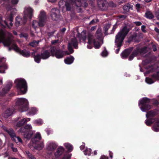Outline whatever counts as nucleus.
<instances>
[{
  "label": "nucleus",
  "instance_id": "obj_1",
  "mask_svg": "<svg viewBox=\"0 0 159 159\" xmlns=\"http://www.w3.org/2000/svg\"><path fill=\"white\" fill-rule=\"evenodd\" d=\"M12 35L5 30L0 29V43L2 42L5 46H11V48H9V50L13 49L16 52H19L23 56L28 57L30 55V52L24 49L20 50L15 44L14 40L11 38Z\"/></svg>",
  "mask_w": 159,
  "mask_h": 159
},
{
  "label": "nucleus",
  "instance_id": "obj_2",
  "mask_svg": "<svg viewBox=\"0 0 159 159\" xmlns=\"http://www.w3.org/2000/svg\"><path fill=\"white\" fill-rule=\"evenodd\" d=\"M102 36L101 30L100 29H98L95 36L91 34H89L88 36L89 45L87 46V48L89 49L92 48V44H93L95 48H99L103 43Z\"/></svg>",
  "mask_w": 159,
  "mask_h": 159
},
{
  "label": "nucleus",
  "instance_id": "obj_3",
  "mask_svg": "<svg viewBox=\"0 0 159 159\" xmlns=\"http://www.w3.org/2000/svg\"><path fill=\"white\" fill-rule=\"evenodd\" d=\"M130 29L128 28L127 26H125L116 35L115 43L117 47H120L121 46L124 39ZM120 49V48H119L116 50V53L117 54L119 52Z\"/></svg>",
  "mask_w": 159,
  "mask_h": 159
},
{
  "label": "nucleus",
  "instance_id": "obj_4",
  "mask_svg": "<svg viewBox=\"0 0 159 159\" xmlns=\"http://www.w3.org/2000/svg\"><path fill=\"white\" fill-rule=\"evenodd\" d=\"M33 10L30 7H26L25 9L23 19L20 16H17L16 19V26L25 24L28 18L31 19L33 16Z\"/></svg>",
  "mask_w": 159,
  "mask_h": 159
},
{
  "label": "nucleus",
  "instance_id": "obj_5",
  "mask_svg": "<svg viewBox=\"0 0 159 159\" xmlns=\"http://www.w3.org/2000/svg\"><path fill=\"white\" fill-rule=\"evenodd\" d=\"M39 21L37 22L36 20H34L33 21L32 26L36 29L39 26L40 27H43L46 23L47 17L45 12L43 11H41L39 16Z\"/></svg>",
  "mask_w": 159,
  "mask_h": 159
},
{
  "label": "nucleus",
  "instance_id": "obj_6",
  "mask_svg": "<svg viewBox=\"0 0 159 159\" xmlns=\"http://www.w3.org/2000/svg\"><path fill=\"white\" fill-rule=\"evenodd\" d=\"M15 83L18 91L20 94H24L27 91V85L25 81L22 78L17 79Z\"/></svg>",
  "mask_w": 159,
  "mask_h": 159
},
{
  "label": "nucleus",
  "instance_id": "obj_7",
  "mask_svg": "<svg viewBox=\"0 0 159 159\" xmlns=\"http://www.w3.org/2000/svg\"><path fill=\"white\" fill-rule=\"evenodd\" d=\"M28 102L25 98H18L16 99V105L21 112L26 111L28 110Z\"/></svg>",
  "mask_w": 159,
  "mask_h": 159
},
{
  "label": "nucleus",
  "instance_id": "obj_8",
  "mask_svg": "<svg viewBox=\"0 0 159 159\" xmlns=\"http://www.w3.org/2000/svg\"><path fill=\"white\" fill-rule=\"evenodd\" d=\"M36 51H34L31 53L32 57L34 58L35 61L39 63L41 58L45 59L48 58L50 56V53L48 51L46 50L41 54V55L39 54H36Z\"/></svg>",
  "mask_w": 159,
  "mask_h": 159
},
{
  "label": "nucleus",
  "instance_id": "obj_9",
  "mask_svg": "<svg viewBox=\"0 0 159 159\" xmlns=\"http://www.w3.org/2000/svg\"><path fill=\"white\" fill-rule=\"evenodd\" d=\"M51 52L52 56H55L57 58H61L63 57L64 55L69 54L67 52H64L61 50L55 47L52 48Z\"/></svg>",
  "mask_w": 159,
  "mask_h": 159
},
{
  "label": "nucleus",
  "instance_id": "obj_10",
  "mask_svg": "<svg viewBox=\"0 0 159 159\" xmlns=\"http://www.w3.org/2000/svg\"><path fill=\"white\" fill-rule=\"evenodd\" d=\"M155 122L154 125L153 127V130L156 131L158 132L159 131V118L157 119H150L146 120L145 123L146 125L148 126H149L153 123Z\"/></svg>",
  "mask_w": 159,
  "mask_h": 159
},
{
  "label": "nucleus",
  "instance_id": "obj_11",
  "mask_svg": "<svg viewBox=\"0 0 159 159\" xmlns=\"http://www.w3.org/2000/svg\"><path fill=\"white\" fill-rule=\"evenodd\" d=\"M60 7H61L63 12H65L66 11H70L72 7L71 4L68 2H65L63 0H60L58 3Z\"/></svg>",
  "mask_w": 159,
  "mask_h": 159
},
{
  "label": "nucleus",
  "instance_id": "obj_12",
  "mask_svg": "<svg viewBox=\"0 0 159 159\" xmlns=\"http://www.w3.org/2000/svg\"><path fill=\"white\" fill-rule=\"evenodd\" d=\"M40 140H31L33 143L32 146L36 150H41L44 147L43 142Z\"/></svg>",
  "mask_w": 159,
  "mask_h": 159
},
{
  "label": "nucleus",
  "instance_id": "obj_13",
  "mask_svg": "<svg viewBox=\"0 0 159 159\" xmlns=\"http://www.w3.org/2000/svg\"><path fill=\"white\" fill-rule=\"evenodd\" d=\"M51 16L52 20H58L60 16L59 10L56 8H52L51 10Z\"/></svg>",
  "mask_w": 159,
  "mask_h": 159
},
{
  "label": "nucleus",
  "instance_id": "obj_14",
  "mask_svg": "<svg viewBox=\"0 0 159 159\" xmlns=\"http://www.w3.org/2000/svg\"><path fill=\"white\" fill-rule=\"evenodd\" d=\"M71 44L73 45V46L75 48L77 49L78 48V43L75 37L72 39L71 43H69L68 46V50L70 52V53H72L73 52L74 50L71 47Z\"/></svg>",
  "mask_w": 159,
  "mask_h": 159
},
{
  "label": "nucleus",
  "instance_id": "obj_15",
  "mask_svg": "<svg viewBox=\"0 0 159 159\" xmlns=\"http://www.w3.org/2000/svg\"><path fill=\"white\" fill-rule=\"evenodd\" d=\"M70 1L74 4H75L77 7L82 6L86 7L88 5L86 0H70Z\"/></svg>",
  "mask_w": 159,
  "mask_h": 159
},
{
  "label": "nucleus",
  "instance_id": "obj_16",
  "mask_svg": "<svg viewBox=\"0 0 159 159\" xmlns=\"http://www.w3.org/2000/svg\"><path fill=\"white\" fill-rule=\"evenodd\" d=\"M3 129L7 132L10 135L12 139H15L17 138V139H21L19 137L17 136L13 130L11 129H8L5 127H3Z\"/></svg>",
  "mask_w": 159,
  "mask_h": 159
},
{
  "label": "nucleus",
  "instance_id": "obj_17",
  "mask_svg": "<svg viewBox=\"0 0 159 159\" xmlns=\"http://www.w3.org/2000/svg\"><path fill=\"white\" fill-rule=\"evenodd\" d=\"M12 86V83H9L2 89V91L0 92V95L1 96L4 95L9 90Z\"/></svg>",
  "mask_w": 159,
  "mask_h": 159
},
{
  "label": "nucleus",
  "instance_id": "obj_18",
  "mask_svg": "<svg viewBox=\"0 0 159 159\" xmlns=\"http://www.w3.org/2000/svg\"><path fill=\"white\" fill-rule=\"evenodd\" d=\"M57 146V145L56 143L51 142L48 144L46 149L49 151L53 152L55 150Z\"/></svg>",
  "mask_w": 159,
  "mask_h": 159
},
{
  "label": "nucleus",
  "instance_id": "obj_19",
  "mask_svg": "<svg viewBox=\"0 0 159 159\" xmlns=\"http://www.w3.org/2000/svg\"><path fill=\"white\" fill-rule=\"evenodd\" d=\"M20 131L22 133H25L24 137L25 138L29 139H30L32 136L31 134H27V131L25 127H22L20 129Z\"/></svg>",
  "mask_w": 159,
  "mask_h": 159
},
{
  "label": "nucleus",
  "instance_id": "obj_20",
  "mask_svg": "<svg viewBox=\"0 0 159 159\" xmlns=\"http://www.w3.org/2000/svg\"><path fill=\"white\" fill-rule=\"evenodd\" d=\"M64 151V149L62 147H60L57 148V151L55 153V155L58 157L61 155Z\"/></svg>",
  "mask_w": 159,
  "mask_h": 159
},
{
  "label": "nucleus",
  "instance_id": "obj_21",
  "mask_svg": "<svg viewBox=\"0 0 159 159\" xmlns=\"http://www.w3.org/2000/svg\"><path fill=\"white\" fill-rule=\"evenodd\" d=\"M132 50V48L125 50L121 54V56L123 58H126Z\"/></svg>",
  "mask_w": 159,
  "mask_h": 159
},
{
  "label": "nucleus",
  "instance_id": "obj_22",
  "mask_svg": "<svg viewBox=\"0 0 159 159\" xmlns=\"http://www.w3.org/2000/svg\"><path fill=\"white\" fill-rule=\"evenodd\" d=\"M158 112L157 111H152L147 113L146 116L147 118H150V117L155 116L157 114Z\"/></svg>",
  "mask_w": 159,
  "mask_h": 159
},
{
  "label": "nucleus",
  "instance_id": "obj_23",
  "mask_svg": "<svg viewBox=\"0 0 159 159\" xmlns=\"http://www.w3.org/2000/svg\"><path fill=\"white\" fill-rule=\"evenodd\" d=\"M145 16L147 18L151 19L154 17V16L152 12L149 9H147L145 13Z\"/></svg>",
  "mask_w": 159,
  "mask_h": 159
},
{
  "label": "nucleus",
  "instance_id": "obj_24",
  "mask_svg": "<svg viewBox=\"0 0 159 159\" xmlns=\"http://www.w3.org/2000/svg\"><path fill=\"white\" fill-rule=\"evenodd\" d=\"M8 68L6 64L0 65V73H4L5 71ZM2 83V80H0V84Z\"/></svg>",
  "mask_w": 159,
  "mask_h": 159
},
{
  "label": "nucleus",
  "instance_id": "obj_25",
  "mask_svg": "<svg viewBox=\"0 0 159 159\" xmlns=\"http://www.w3.org/2000/svg\"><path fill=\"white\" fill-rule=\"evenodd\" d=\"M14 112L12 109L8 108L5 112L4 116L6 117L10 116L12 115Z\"/></svg>",
  "mask_w": 159,
  "mask_h": 159
},
{
  "label": "nucleus",
  "instance_id": "obj_26",
  "mask_svg": "<svg viewBox=\"0 0 159 159\" xmlns=\"http://www.w3.org/2000/svg\"><path fill=\"white\" fill-rule=\"evenodd\" d=\"M149 101H150L149 99L146 98H143L142 100L140 101L139 106L140 107L141 106L140 104L142 105L141 106L145 105L146 103H149Z\"/></svg>",
  "mask_w": 159,
  "mask_h": 159
},
{
  "label": "nucleus",
  "instance_id": "obj_27",
  "mask_svg": "<svg viewBox=\"0 0 159 159\" xmlns=\"http://www.w3.org/2000/svg\"><path fill=\"white\" fill-rule=\"evenodd\" d=\"M140 52V51L139 49H136L134 52H133L129 58V60H132L134 57L137 55H138Z\"/></svg>",
  "mask_w": 159,
  "mask_h": 159
},
{
  "label": "nucleus",
  "instance_id": "obj_28",
  "mask_svg": "<svg viewBox=\"0 0 159 159\" xmlns=\"http://www.w3.org/2000/svg\"><path fill=\"white\" fill-rule=\"evenodd\" d=\"M140 108L142 111L144 112L150 109L151 108V106L148 104L145 105L141 106Z\"/></svg>",
  "mask_w": 159,
  "mask_h": 159
},
{
  "label": "nucleus",
  "instance_id": "obj_29",
  "mask_svg": "<svg viewBox=\"0 0 159 159\" xmlns=\"http://www.w3.org/2000/svg\"><path fill=\"white\" fill-rule=\"evenodd\" d=\"M74 60V58L73 57H67L64 60V62L65 63L68 64H71Z\"/></svg>",
  "mask_w": 159,
  "mask_h": 159
},
{
  "label": "nucleus",
  "instance_id": "obj_30",
  "mask_svg": "<svg viewBox=\"0 0 159 159\" xmlns=\"http://www.w3.org/2000/svg\"><path fill=\"white\" fill-rule=\"evenodd\" d=\"M27 120L25 118H23L19 121L16 124V126L17 127H20L26 123Z\"/></svg>",
  "mask_w": 159,
  "mask_h": 159
},
{
  "label": "nucleus",
  "instance_id": "obj_31",
  "mask_svg": "<svg viewBox=\"0 0 159 159\" xmlns=\"http://www.w3.org/2000/svg\"><path fill=\"white\" fill-rule=\"evenodd\" d=\"M132 7V6H131L129 4H127L123 6V9L125 12H128Z\"/></svg>",
  "mask_w": 159,
  "mask_h": 159
},
{
  "label": "nucleus",
  "instance_id": "obj_32",
  "mask_svg": "<svg viewBox=\"0 0 159 159\" xmlns=\"http://www.w3.org/2000/svg\"><path fill=\"white\" fill-rule=\"evenodd\" d=\"M64 145L69 152H71L73 150V147L70 144L68 143H65Z\"/></svg>",
  "mask_w": 159,
  "mask_h": 159
},
{
  "label": "nucleus",
  "instance_id": "obj_33",
  "mask_svg": "<svg viewBox=\"0 0 159 159\" xmlns=\"http://www.w3.org/2000/svg\"><path fill=\"white\" fill-rule=\"evenodd\" d=\"M0 23L2 25L4 26L5 25H8L7 23L5 20L3 19L1 15H0Z\"/></svg>",
  "mask_w": 159,
  "mask_h": 159
},
{
  "label": "nucleus",
  "instance_id": "obj_34",
  "mask_svg": "<svg viewBox=\"0 0 159 159\" xmlns=\"http://www.w3.org/2000/svg\"><path fill=\"white\" fill-rule=\"evenodd\" d=\"M98 4L99 5H101L102 7L106 6L107 4V2L106 1L104 0H98Z\"/></svg>",
  "mask_w": 159,
  "mask_h": 159
},
{
  "label": "nucleus",
  "instance_id": "obj_35",
  "mask_svg": "<svg viewBox=\"0 0 159 159\" xmlns=\"http://www.w3.org/2000/svg\"><path fill=\"white\" fill-rule=\"evenodd\" d=\"M37 111V110L36 108H32L31 109L29 113L30 115H33L36 113Z\"/></svg>",
  "mask_w": 159,
  "mask_h": 159
},
{
  "label": "nucleus",
  "instance_id": "obj_36",
  "mask_svg": "<svg viewBox=\"0 0 159 159\" xmlns=\"http://www.w3.org/2000/svg\"><path fill=\"white\" fill-rule=\"evenodd\" d=\"M91 149L90 148H87L84 151V153L86 155L90 156L91 154Z\"/></svg>",
  "mask_w": 159,
  "mask_h": 159
},
{
  "label": "nucleus",
  "instance_id": "obj_37",
  "mask_svg": "<svg viewBox=\"0 0 159 159\" xmlns=\"http://www.w3.org/2000/svg\"><path fill=\"white\" fill-rule=\"evenodd\" d=\"M34 123L38 125H41L43 124V121L41 119H39L35 120Z\"/></svg>",
  "mask_w": 159,
  "mask_h": 159
},
{
  "label": "nucleus",
  "instance_id": "obj_38",
  "mask_svg": "<svg viewBox=\"0 0 159 159\" xmlns=\"http://www.w3.org/2000/svg\"><path fill=\"white\" fill-rule=\"evenodd\" d=\"M34 138L36 139H41V136L40 133L37 132L34 135Z\"/></svg>",
  "mask_w": 159,
  "mask_h": 159
},
{
  "label": "nucleus",
  "instance_id": "obj_39",
  "mask_svg": "<svg viewBox=\"0 0 159 159\" xmlns=\"http://www.w3.org/2000/svg\"><path fill=\"white\" fill-rule=\"evenodd\" d=\"M71 156V154H66L63 156L61 159H70V158Z\"/></svg>",
  "mask_w": 159,
  "mask_h": 159
},
{
  "label": "nucleus",
  "instance_id": "obj_40",
  "mask_svg": "<svg viewBox=\"0 0 159 159\" xmlns=\"http://www.w3.org/2000/svg\"><path fill=\"white\" fill-rule=\"evenodd\" d=\"M39 41H34L30 43V44L32 47H35L37 46Z\"/></svg>",
  "mask_w": 159,
  "mask_h": 159
},
{
  "label": "nucleus",
  "instance_id": "obj_41",
  "mask_svg": "<svg viewBox=\"0 0 159 159\" xmlns=\"http://www.w3.org/2000/svg\"><path fill=\"white\" fill-rule=\"evenodd\" d=\"M8 20H9V21H10V24L11 26H12L13 25V24L12 23V22L13 21V14H12L11 13L10 16H9V17L8 18H7Z\"/></svg>",
  "mask_w": 159,
  "mask_h": 159
},
{
  "label": "nucleus",
  "instance_id": "obj_42",
  "mask_svg": "<svg viewBox=\"0 0 159 159\" xmlns=\"http://www.w3.org/2000/svg\"><path fill=\"white\" fill-rule=\"evenodd\" d=\"M110 25L109 24H106L104 27V30L105 31V33L106 35L107 34V31L108 29L110 28Z\"/></svg>",
  "mask_w": 159,
  "mask_h": 159
},
{
  "label": "nucleus",
  "instance_id": "obj_43",
  "mask_svg": "<svg viewBox=\"0 0 159 159\" xmlns=\"http://www.w3.org/2000/svg\"><path fill=\"white\" fill-rule=\"evenodd\" d=\"M146 81L147 83L149 84H151L154 82V81L151 79L148 78H146Z\"/></svg>",
  "mask_w": 159,
  "mask_h": 159
},
{
  "label": "nucleus",
  "instance_id": "obj_44",
  "mask_svg": "<svg viewBox=\"0 0 159 159\" xmlns=\"http://www.w3.org/2000/svg\"><path fill=\"white\" fill-rule=\"evenodd\" d=\"M26 152L27 154L28 157L29 159H36L29 152H28V153H27V152Z\"/></svg>",
  "mask_w": 159,
  "mask_h": 159
},
{
  "label": "nucleus",
  "instance_id": "obj_45",
  "mask_svg": "<svg viewBox=\"0 0 159 159\" xmlns=\"http://www.w3.org/2000/svg\"><path fill=\"white\" fill-rule=\"evenodd\" d=\"M27 132H28L32 128V127L30 125H27L25 126Z\"/></svg>",
  "mask_w": 159,
  "mask_h": 159
},
{
  "label": "nucleus",
  "instance_id": "obj_46",
  "mask_svg": "<svg viewBox=\"0 0 159 159\" xmlns=\"http://www.w3.org/2000/svg\"><path fill=\"white\" fill-rule=\"evenodd\" d=\"M98 21V20L97 19H93L90 21L89 24L90 25H93Z\"/></svg>",
  "mask_w": 159,
  "mask_h": 159
},
{
  "label": "nucleus",
  "instance_id": "obj_47",
  "mask_svg": "<svg viewBox=\"0 0 159 159\" xmlns=\"http://www.w3.org/2000/svg\"><path fill=\"white\" fill-rule=\"evenodd\" d=\"M155 15L157 19H159V9L157 10L155 12Z\"/></svg>",
  "mask_w": 159,
  "mask_h": 159
},
{
  "label": "nucleus",
  "instance_id": "obj_48",
  "mask_svg": "<svg viewBox=\"0 0 159 159\" xmlns=\"http://www.w3.org/2000/svg\"><path fill=\"white\" fill-rule=\"evenodd\" d=\"M81 36V35L79 34L78 35V36L79 37L80 40H83L85 41L86 40V38L85 36L82 37H80V36Z\"/></svg>",
  "mask_w": 159,
  "mask_h": 159
},
{
  "label": "nucleus",
  "instance_id": "obj_49",
  "mask_svg": "<svg viewBox=\"0 0 159 159\" xmlns=\"http://www.w3.org/2000/svg\"><path fill=\"white\" fill-rule=\"evenodd\" d=\"M107 52L106 50L103 51L101 53L103 57H105L107 55Z\"/></svg>",
  "mask_w": 159,
  "mask_h": 159
},
{
  "label": "nucleus",
  "instance_id": "obj_50",
  "mask_svg": "<svg viewBox=\"0 0 159 159\" xmlns=\"http://www.w3.org/2000/svg\"><path fill=\"white\" fill-rule=\"evenodd\" d=\"M19 0H11V2L12 4L15 5L18 3Z\"/></svg>",
  "mask_w": 159,
  "mask_h": 159
},
{
  "label": "nucleus",
  "instance_id": "obj_51",
  "mask_svg": "<svg viewBox=\"0 0 159 159\" xmlns=\"http://www.w3.org/2000/svg\"><path fill=\"white\" fill-rule=\"evenodd\" d=\"M146 26L145 25H143L141 26V30L143 32H146V31L145 30Z\"/></svg>",
  "mask_w": 159,
  "mask_h": 159
},
{
  "label": "nucleus",
  "instance_id": "obj_52",
  "mask_svg": "<svg viewBox=\"0 0 159 159\" xmlns=\"http://www.w3.org/2000/svg\"><path fill=\"white\" fill-rule=\"evenodd\" d=\"M100 159H108V157L104 155H102L101 156Z\"/></svg>",
  "mask_w": 159,
  "mask_h": 159
},
{
  "label": "nucleus",
  "instance_id": "obj_53",
  "mask_svg": "<svg viewBox=\"0 0 159 159\" xmlns=\"http://www.w3.org/2000/svg\"><path fill=\"white\" fill-rule=\"evenodd\" d=\"M126 16L125 15H120L119 16V17L120 19H121L122 20H123L126 17Z\"/></svg>",
  "mask_w": 159,
  "mask_h": 159
},
{
  "label": "nucleus",
  "instance_id": "obj_54",
  "mask_svg": "<svg viewBox=\"0 0 159 159\" xmlns=\"http://www.w3.org/2000/svg\"><path fill=\"white\" fill-rule=\"evenodd\" d=\"M83 143V144H82V145H81L80 146V149L82 150H83L85 148V144H84V143Z\"/></svg>",
  "mask_w": 159,
  "mask_h": 159
},
{
  "label": "nucleus",
  "instance_id": "obj_55",
  "mask_svg": "<svg viewBox=\"0 0 159 159\" xmlns=\"http://www.w3.org/2000/svg\"><path fill=\"white\" fill-rule=\"evenodd\" d=\"M134 23L137 26H139L142 24L139 21L135 22H134Z\"/></svg>",
  "mask_w": 159,
  "mask_h": 159
},
{
  "label": "nucleus",
  "instance_id": "obj_56",
  "mask_svg": "<svg viewBox=\"0 0 159 159\" xmlns=\"http://www.w3.org/2000/svg\"><path fill=\"white\" fill-rule=\"evenodd\" d=\"M58 41V40H52V41L51 43H52L53 44H54L55 43H57Z\"/></svg>",
  "mask_w": 159,
  "mask_h": 159
},
{
  "label": "nucleus",
  "instance_id": "obj_57",
  "mask_svg": "<svg viewBox=\"0 0 159 159\" xmlns=\"http://www.w3.org/2000/svg\"><path fill=\"white\" fill-rule=\"evenodd\" d=\"M109 152L110 157L111 158H113V153L111 151H109Z\"/></svg>",
  "mask_w": 159,
  "mask_h": 159
},
{
  "label": "nucleus",
  "instance_id": "obj_58",
  "mask_svg": "<svg viewBox=\"0 0 159 159\" xmlns=\"http://www.w3.org/2000/svg\"><path fill=\"white\" fill-rule=\"evenodd\" d=\"M154 30L156 32L159 34V29L158 28H157V27H155L154 28ZM158 40L159 41V39H158Z\"/></svg>",
  "mask_w": 159,
  "mask_h": 159
},
{
  "label": "nucleus",
  "instance_id": "obj_59",
  "mask_svg": "<svg viewBox=\"0 0 159 159\" xmlns=\"http://www.w3.org/2000/svg\"><path fill=\"white\" fill-rule=\"evenodd\" d=\"M12 150L14 152H16L17 151V150L16 148H12Z\"/></svg>",
  "mask_w": 159,
  "mask_h": 159
},
{
  "label": "nucleus",
  "instance_id": "obj_60",
  "mask_svg": "<svg viewBox=\"0 0 159 159\" xmlns=\"http://www.w3.org/2000/svg\"><path fill=\"white\" fill-rule=\"evenodd\" d=\"M140 5L139 3H137L136 5V7L138 8H140Z\"/></svg>",
  "mask_w": 159,
  "mask_h": 159
},
{
  "label": "nucleus",
  "instance_id": "obj_61",
  "mask_svg": "<svg viewBox=\"0 0 159 159\" xmlns=\"http://www.w3.org/2000/svg\"><path fill=\"white\" fill-rule=\"evenodd\" d=\"M47 132L48 134H50L51 133V131L50 129H47Z\"/></svg>",
  "mask_w": 159,
  "mask_h": 159
},
{
  "label": "nucleus",
  "instance_id": "obj_62",
  "mask_svg": "<svg viewBox=\"0 0 159 159\" xmlns=\"http://www.w3.org/2000/svg\"><path fill=\"white\" fill-rule=\"evenodd\" d=\"M14 140V141L16 142V141L17 140L18 141H19V142L20 143H22V142H23V141H22V140Z\"/></svg>",
  "mask_w": 159,
  "mask_h": 159
},
{
  "label": "nucleus",
  "instance_id": "obj_63",
  "mask_svg": "<svg viewBox=\"0 0 159 159\" xmlns=\"http://www.w3.org/2000/svg\"><path fill=\"white\" fill-rule=\"evenodd\" d=\"M96 27L95 26H93L91 27V30H94L96 29Z\"/></svg>",
  "mask_w": 159,
  "mask_h": 159
},
{
  "label": "nucleus",
  "instance_id": "obj_64",
  "mask_svg": "<svg viewBox=\"0 0 159 159\" xmlns=\"http://www.w3.org/2000/svg\"><path fill=\"white\" fill-rule=\"evenodd\" d=\"M9 159H18L16 158V157H9Z\"/></svg>",
  "mask_w": 159,
  "mask_h": 159
}]
</instances>
